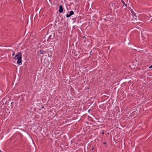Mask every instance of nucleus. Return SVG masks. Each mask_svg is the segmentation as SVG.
I'll return each instance as SVG.
<instances>
[{"label": "nucleus", "instance_id": "obj_5", "mask_svg": "<svg viewBox=\"0 0 152 152\" xmlns=\"http://www.w3.org/2000/svg\"><path fill=\"white\" fill-rule=\"evenodd\" d=\"M39 52L40 54H43L44 53V51L43 50H40L39 51Z\"/></svg>", "mask_w": 152, "mask_h": 152}, {"label": "nucleus", "instance_id": "obj_6", "mask_svg": "<svg viewBox=\"0 0 152 152\" xmlns=\"http://www.w3.org/2000/svg\"><path fill=\"white\" fill-rule=\"evenodd\" d=\"M132 14L133 16H134L135 18H136L137 16L136 15L135 13L133 11L132 12Z\"/></svg>", "mask_w": 152, "mask_h": 152}, {"label": "nucleus", "instance_id": "obj_2", "mask_svg": "<svg viewBox=\"0 0 152 152\" xmlns=\"http://www.w3.org/2000/svg\"><path fill=\"white\" fill-rule=\"evenodd\" d=\"M64 8L61 5H60L59 7V12L60 13L63 12Z\"/></svg>", "mask_w": 152, "mask_h": 152}, {"label": "nucleus", "instance_id": "obj_4", "mask_svg": "<svg viewBox=\"0 0 152 152\" xmlns=\"http://www.w3.org/2000/svg\"><path fill=\"white\" fill-rule=\"evenodd\" d=\"M16 55H18V56H17L16 58H18L20 56H22V54H21V53H18Z\"/></svg>", "mask_w": 152, "mask_h": 152}, {"label": "nucleus", "instance_id": "obj_11", "mask_svg": "<svg viewBox=\"0 0 152 152\" xmlns=\"http://www.w3.org/2000/svg\"><path fill=\"white\" fill-rule=\"evenodd\" d=\"M0 152H1V150H0Z\"/></svg>", "mask_w": 152, "mask_h": 152}, {"label": "nucleus", "instance_id": "obj_3", "mask_svg": "<svg viewBox=\"0 0 152 152\" xmlns=\"http://www.w3.org/2000/svg\"><path fill=\"white\" fill-rule=\"evenodd\" d=\"M74 14V12L72 11H71L69 12V14H67L66 15V17L67 18H69L72 15Z\"/></svg>", "mask_w": 152, "mask_h": 152}, {"label": "nucleus", "instance_id": "obj_9", "mask_svg": "<svg viewBox=\"0 0 152 152\" xmlns=\"http://www.w3.org/2000/svg\"><path fill=\"white\" fill-rule=\"evenodd\" d=\"M15 53L14 52H13L12 54V56H14V55H15Z\"/></svg>", "mask_w": 152, "mask_h": 152}, {"label": "nucleus", "instance_id": "obj_7", "mask_svg": "<svg viewBox=\"0 0 152 152\" xmlns=\"http://www.w3.org/2000/svg\"><path fill=\"white\" fill-rule=\"evenodd\" d=\"M123 3V5H125L126 6H127V4H125V3L122 0L121 1Z\"/></svg>", "mask_w": 152, "mask_h": 152}, {"label": "nucleus", "instance_id": "obj_8", "mask_svg": "<svg viewBox=\"0 0 152 152\" xmlns=\"http://www.w3.org/2000/svg\"><path fill=\"white\" fill-rule=\"evenodd\" d=\"M152 68V65L150 66L149 67V68L150 69H151V68Z\"/></svg>", "mask_w": 152, "mask_h": 152}, {"label": "nucleus", "instance_id": "obj_1", "mask_svg": "<svg viewBox=\"0 0 152 152\" xmlns=\"http://www.w3.org/2000/svg\"><path fill=\"white\" fill-rule=\"evenodd\" d=\"M18 56V55H16L14 57V59H18V61L17 62V63L18 64H19V65H21L22 64V56H20L18 58H16L17 56Z\"/></svg>", "mask_w": 152, "mask_h": 152}, {"label": "nucleus", "instance_id": "obj_10", "mask_svg": "<svg viewBox=\"0 0 152 152\" xmlns=\"http://www.w3.org/2000/svg\"><path fill=\"white\" fill-rule=\"evenodd\" d=\"M103 144H106V142H104V143H103Z\"/></svg>", "mask_w": 152, "mask_h": 152}]
</instances>
